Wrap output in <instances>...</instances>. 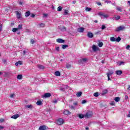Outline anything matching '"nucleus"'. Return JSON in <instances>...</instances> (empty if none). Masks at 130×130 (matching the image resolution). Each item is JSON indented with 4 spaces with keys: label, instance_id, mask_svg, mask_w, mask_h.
Returning <instances> with one entry per match:
<instances>
[{
    "label": "nucleus",
    "instance_id": "obj_43",
    "mask_svg": "<svg viewBox=\"0 0 130 130\" xmlns=\"http://www.w3.org/2000/svg\"><path fill=\"white\" fill-rule=\"evenodd\" d=\"M3 31V24L1 23L0 24V31L2 32Z\"/></svg>",
    "mask_w": 130,
    "mask_h": 130
},
{
    "label": "nucleus",
    "instance_id": "obj_50",
    "mask_svg": "<svg viewBox=\"0 0 130 130\" xmlns=\"http://www.w3.org/2000/svg\"><path fill=\"white\" fill-rule=\"evenodd\" d=\"M10 98H14L15 97V94H12L10 95Z\"/></svg>",
    "mask_w": 130,
    "mask_h": 130
},
{
    "label": "nucleus",
    "instance_id": "obj_22",
    "mask_svg": "<svg viewBox=\"0 0 130 130\" xmlns=\"http://www.w3.org/2000/svg\"><path fill=\"white\" fill-rule=\"evenodd\" d=\"M113 71H109V73L107 74V77H109L110 76H111V75H113Z\"/></svg>",
    "mask_w": 130,
    "mask_h": 130
},
{
    "label": "nucleus",
    "instance_id": "obj_11",
    "mask_svg": "<svg viewBox=\"0 0 130 130\" xmlns=\"http://www.w3.org/2000/svg\"><path fill=\"white\" fill-rule=\"evenodd\" d=\"M112 19L114 20L115 21H118L119 19H120V16H114L113 17Z\"/></svg>",
    "mask_w": 130,
    "mask_h": 130
},
{
    "label": "nucleus",
    "instance_id": "obj_61",
    "mask_svg": "<svg viewBox=\"0 0 130 130\" xmlns=\"http://www.w3.org/2000/svg\"><path fill=\"white\" fill-rule=\"evenodd\" d=\"M53 103H57V100H55L53 101Z\"/></svg>",
    "mask_w": 130,
    "mask_h": 130
},
{
    "label": "nucleus",
    "instance_id": "obj_62",
    "mask_svg": "<svg viewBox=\"0 0 130 130\" xmlns=\"http://www.w3.org/2000/svg\"><path fill=\"white\" fill-rule=\"evenodd\" d=\"M126 49H128L130 48V46L129 45H128L126 47Z\"/></svg>",
    "mask_w": 130,
    "mask_h": 130
},
{
    "label": "nucleus",
    "instance_id": "obj_9",
    "mask_svg": "<svg viewBox=\"0 0 130 130\" xmlns=\"http://www.w3.org/2000/svg\"><path fill=\"white\" fill-rule=\"evenodd\" d=\"M58 29L60 30V31H62V32H64L67 31V28L65 26H58Z\"/></svg>",
    "mask_w": 130,
    "mask_h": 130
},
{
    "label": "nucleus",
    "instance_id": "obj_18",
    "mask_svg": "<svg viewBox=\"0 0 130 130\" xmlns=\"http://www.w3.org/2000/svg\"><path fill=\"white\" fill-rule=\"evenodd\" d=\"M110 40L112 42H115V41H116V39L114 38V37H112L110 38Z\"/></svg>",
    "mask_w": 130,
    "mask_h": 130
},
{
    "label": "nucleus",
    "instance_id": "obj_15",
    "mask_svg": "<svg viewBox=\"0 0 130 130\" xmlns=\"http://www.w3.org/2000/svg\"><path fill=\"white\" fill-rule=\"evenodd\" d=\"M56 42H58V43H64V40L62 39H57Z\"/></svg>",
    "mask_w": 130,
    "mask_h": 130
},
{
    "label": "nucleus",
    "instance_id": "obj_2",
    "mask_svg": "<svg viewBox=\"0 0 130 130\" xmlns=\"http://www.w3.org/2000/svg\"><path fill=\"white\" fill-rule=\"evenodd\" d=\"M124 29H125L124 25H122L116 28L115 31L116 32H119V31H122V30H124Z\"/></svg>",
    "mask_w": 130,
    "mask_h": 130
},
{
    "label": "nucleus",
    "instance_id": "obj_64",
    "mask_svg": "<svg viewBox=\"0 0 130 130\" xmlns=\"http://www.w3.org/2000/svg\"><path fill=\"white\" fill-rule=\"evenodd\" d=\"M127 90H128V91H130V85H129L128 86V88H127Z\"/></svg>",
    "mask_w": 130,
    "mask_h": 130
},
{
    "label": "nucleus",
    "instance_id": "obj_60",
    "mask_svg": "<svg viewBox=\"0 0 130 130\" xmlns=\"http://www.w3.org/2000/svg\"><path fill=\"white\" fill-rule=\"evenodd\" d=\"M96 4H97L98 6H101V3H100V2H97V3H96Z\"/></svg>",
    "mask_w": 130,
    "mask_h": 130
},
{
    "label": "nucleus",
    "instance_id": "obj_31",
    "mask_svg": "<svg viewBox=\"0 0 130 130\" xmlns=\"http://www.w3.org/2000/svg\"><path fill=\"white\" fill-rule=\"evenodd\" d=\"M36 104L37 105H40H40H41L42 104V101H38L37 102Z\"/></svg>",
    "mask_w": 130,
    "mask_h": 130
},
{
    "label": "nucleus",
    "instance_id": "obj_33",
    "mask_svg": "<svg viewBox=\"0 0 130 130\" xmlns=\"http://www.w3.org/2000/svg\"><path fill=\"white\" fill-rule=\"evenodd\" d=\"M98 45L99 47H102L103 46V43L102 42H99Z\"/></svg>",
    "mask_w": 130,
    "mask_h": 130
},
{
    "label": "nucleus",
    "instance_id": "obj_32",
    "mask_svg": "<svg viewBox=\"0 0 130 130\" xmlns=\"http://www.w3.org/2000/svg\"><path fill=\"white\" fill-rule=\"evenodd\" d=\"M68 14H69V10H64V13H63V15L64 16H67V15H68Z\"/></svg>",
    "mask_w": 130,
    "mask_h": 130
},
{
    "label": "nucleus",
    "instance_id": "obj_39",
    "mask_svg": "<svg viewBox=\"0 0 130 130\" xmlns=\"http://www.w3.org/2000/svg\"><path fill=\"white\" fill-rule=\"evenodd\" d=\"M93 96H94V97H98V96H99V92H95L93 94Z\"/></svg>",
    "mask_w": 130,
    "mask_h": 130
},
{
    "label": "nucleus",
    "instance_id": "obj_54",
    "mask_svg": "<svg viewBox=\"0 0 130 130\" xmlns=\"http://www.w3.org/2000/svg\"><path fill=\"white\" fill-rule=\"evenodd\" d=\"M55 50L57 51H59V47H57L55 48Z\"/></svg>",
    "mask_w": 130,
    "mask_h": 130
},
{
    "label": "nucleus",
    "instance_id": "obj_58",
    "mask_svg": "<svg viewBox=\"0 0 130 130\" xmlns=\"http://www.w3.org/2000/svg\"><path fill=\"white\" fill-rule=\"evenodd\" d=\"M31 18H35V14H32L31 15Z\"/></svg>",
    "mask_w": 130,
    "mask_h": 130
},
{
    "label": "nucleus",
    "instance_id": "obj_1",
    "mask_svg": "<svg viewBox=\"0 0 130 130\" xmlns=\"http://www.w3.org/2000/svg\"><path fill=\"white\" fill-rule=\"evenodd\" d=\"M55 123L58 125H61L63 123H64V121L62 118H59L56 120Z\"/></svg>",
    "mask_w": 130,
    "mask_h": 130
},
{
    "label": "nucleus",
    "instance_id": "obj_45",
    "mask_svg": "<svg viewBox=\"0 0 130 130\" xmlns=\"http://www.w3.org/2000/svg\"><path fill=\"white\" fill-rule=\"evenodd\" d=\"M117 11H119V12H122V10H121V8L120 7H117Z\"/></svg>",
    "mask_w": 130,
    "mask_h": 130
},
{
    "label": "nucleus",
    "instance_id": "obj_8",
    "mask_svg": "<svg viewBox=\"0 0 130 130\" xmlns=\"http://www.w3.org/2000/svg\"><path fill=\"white\" fill-rule=\"evenodd\" d=\"M99 16H102L103 18H108L109 16L107 14H104L102 12L99 13Z\"/></svg>",
    "mask_w": 130,
    "mask_h": 130
},
{
    "label": "nucleus",
    "instance_id": "obj_38",
    "mask_svg": "<svg viewBox=\"0 0 130 130\" xmlns=\"http://www.w3.org/2000/svg\"><path fill=\"white\" fill-rule=\"evenodd\" d=\"M5 14H7L8 12H9V8H5Z\"/></svg>",
    "mask_w": 130,
    "mask_h": 130
},
{
    "label": "nucleus",
    "instance_id": "obj_63",
    "mask_svg": "<svg viewBox=\"0 0 130 130\" xmlns=\"http://www.w3.org/2000/svg\"><path fill=\"white\" fill-rule=\"evenodd\" d=\"M43 17H47V14H43Z\"/></svg>",
    "mask_w": 130,
    "mask_h": 130
},
{
    "label": "nucleus",
    "instance_id": "obj_16",
    "mask_svg": "<svg viewBox=\"0 0 130 130\" xmlns=\"http://www.w3.org/2000/svg\"><path fill=\"white\" fill-rule=\"evenodd\" d=\"M20 117V115L19 114H15L14 115L12 116L11 118H13L14 119H17L18 117Z\"/></svg>",
    "mask_w": 130,
    "mask_h": 130
},
{
    "label": "nucleus",
    "instance_id": "obj_12",
    "mask_svg": "<svg viewBox=\"0 0 130 130\" xmlns=\"http://www.w3.org/2000/svg\"><path fill=\"white\" fill-rule=\"evenodd\" d=\"M87 37L88 38H93L94 37V35H93V33L92 32H88Z\"/></svg>",
    "mask_w": 130,
    "mask_h": 130
},
{
    "label": "nucleus",
    "instance_id": "obj_21",
    "mask_svg": "<svg viewBox=\"0 0 130 130\" xmlns=\"http://www.w3.org/2000/svg\"><path fill=\"white\" fill-rule=\"evenodd\" d=\"M116 75H118V76H119V75H121L122 74V71L121 70H117L116 71Z\"/></svg>",
    "mask_w": 130,
    "mask_h": 130
},
{
    "label": "nucleus",
    "instance_id": "obj_51",
    "mask_svg": "<svg viewBox=\"0 0 130 130\" xmlns=\"http://www.w3.org/2000/svg\"><path fill=\"white\" fill-rule=\"evenodd\" d=\"M40 27H44V23H40Z\"/></svg>",
    "mask_w": 130,
    "mask_h": 130
},
{
    "label": "nucleus",
    "instance_id": "obj_37",
    "mask_svg": "<svg viewBox=\"0 0 130 130\" xmlns=\"http://www.w3.org/2000/svg\"><path fill=\"white\" fill-rule=\"evenodd\" d=\"M120 40H121V38H120V37H118V38H117V39H116V41L117 42H119Z\"/></svg>",
    "mask_w": 130,
    "mask_h": 130
},
{
    "label": "nucleus",
    "instance_id": "obj_42",
    "mask_svg": "<svg viewBox=\"0 0 130 130\" xmlns=\"http://www.w3.org/2000/svg\"><path fill=\"white\" fill-rule=\"evenodd\" d=\"M30 43H31V44H34V43H35V40L33 39H31Z\"/></svg>",
    "mask_w": 130,
    "mask_h": 130
},
{
    "label": "nucleus",
    "instance_id": "obj_7",
    "mask_svg": "<svg viewBox=\"0 0 130 130\" xmlns=\"http://www.w3.org/2000/svg\"><path fill=\"white\" fill-rule=\"evenodd\" d=\"M15 13L16 14L17 19H21V18H22V13L21 12L16 11Z\"/></svg>",
    "mask_w": 130,
    "mask_h": 130
},
{
    "label": "nucleus",
    "instance_id": "obj_27",
    "mask_svg": "<svg viewBox=\"0 0 130 130\" xmlns=\"http://www.w3.org/2000/svg\"><path fill=\"white\" fill-rule=\"evenodd\" d=\"M69 47V45H62V49H66V48H68Z\"/></svg>",
    "mask_w": 130,
    "mask_h": 130
},
{
    "label": "nucleus",
    "instance_id": "obj_40",
    "mask_svg": "<svg viewBox=\"0 0 130 130\" xmlns=\"http://www.w3.org/2000/svg\"><path fill=\"white\" fill-rule=\"evenodd\" d=\"M72 66H71L70 64H69V63H67L66 64V68L67 69H70V68Z\"/></svg>",
    "mask_w": 130,
    "mask_h": 130
},
{
    "label": "nucleus",
    "instance_id": "obj_3",
    "mask_svg": "<svg viewBox=\"0 0 130 130\" xmlns=\"http://www.w3.org/2000/svg\"><path fill=\"white\" fill-rule=\"evenodd\" d=\"M41 98H49L51 97V93L49 92H46L44 93L43 95H41Z\"/></svg>",
    "mask_w": 130,
    "mask_h": 130
},
{
    "label": "nucleus",
    "instance_id": "obj_14",
    "mask_svg": "<svg viewBox=\"0 0 130 130\" xmlns=\"http://www.w3.org/2000/svg\"><path fill=\"white\" fill-rule=\"evenodd\" d=\"M39 130H46V126L45 125L40 126L39 128Z\"/></svg>",
    "mask_w": 130,
    "mask_h": 130
},
{
    "label": "nucleus",
    "instance_id": "obj_20",
    "mask_svg": "<svg viewBox=\"0 0 130 130\" xmlns=\"http://www.w3.org/2000/svg\"><path fill=\"white\" fill-rule=\"evenodd\" d=\"M54 75L56 76V77L60 76V72L59 71L55 72Z\"/></svg>",
    "mask_w": 130,
    "mask_h": 130
},
{
    "label": "nucleus",
    "instance_id": "obj_52",
    "mask_svg": "<svg viewBox=\"0 0 130 130\" xmlns=\"http://www.w3.org/2000/svg\"><path fill=\"white\" fill-rule=\"evenodd\" d=\"M18 4H19V5H20V6H23V2L20 1V2H18Z\"/></svg>",
    "mask_w": 130,
    "mask_h": 130
},
{
    "label": "nucleus",
    "instance_id": "obj_53",
    "mask_svg": "<svg viewBox=\"0 0 130 130\" xmlns=\"http://www.w3.org/2000/svg\"><path fill=\"white\" fill-rule=\"evenodd\" d=\"M105 3H107V4H111V1H108V0H106V1H105Z\"/></svg>",
    "mask_w": 130,
    "mask_h": 130
},
{
    "label": "nucleus",
    "instance_id": "obj_41",
    "mask_svg": "<svg viewBox=\"0 0 130 130\" xmlns=\"http://www.w3.org/2000/svg\"><path fill=\"white\" fill-rule=\"evenodd\" d=\"M110 105H111L112 106H113L115 105V103L114 102V101H112L110 103Z\"/></svg>",
    "mask_w": 130,
    "mask_h": 130
},
{
    "label": "nucleus",
    "instance_id": "obj_46",
    "mask_svg": "<svg viewBox=\"0 0 130 130\" xmlns=\"http://www.w3.org/2000/svg\"><path fill=\"white\" fill-rule=\"evenodd\" d=\"M121 64L124 65V62L120 61L119 62V66H121Z\"/></svg>",
    "mask_w": 130,
    "mask_h": 130
},
{
    "label": "nucleus",
    "instance_id": "obj_25",
    "mask_svg": "<svg viewBox=\"0 0 130 130\" xmlns=\"http://www.w3.org/2000/svg\"><path fill=\"white\" fill-rule=\"evenodd\" d=\"M38 68L40 69V70H44V66H42V65H38Z\"/></svg>",
    "mask_w": 130,
    "mask_h": 130
},
{
    "label": "nucleus",
    "instance_id": "obj_34",
    "mask_svg": "<svg viewBox=\"0 0 130 130\" xmlns=\"http://www.w3.org/2000/svg\"><path fill=\"white\" fill-rule=\"evenodd\" d=\"M61 10H62V7H61V6H59L57 8L58 12H61Z\"/></svg>",
    "mask_w": 130,
    "mask_h": 130
},
{
    "label": "nucleus",
    "instance_id": "obj_47",
    "mask_svg": "<svg viewBox=\"0 0 130 130\" xmlns=\"http://www.w3.org/2000/svg\"><path fill=\"white\" fill-rule=\"evenodd\" d=\"M70 108H71V109L75 110L76 107H74L73 106H70Z\"/></svg>",
    "mask_w": 130,
    "mask_h": 130
},
{
    "label": "nucleus",
    "instance_id": "obj_29",
    "mask_svg": "<svg viewBox=\"0 0 130 130\" xmlns=\"http://www.w3.org/2000/svg\"><path fill=\"white\" fill-rule=\"evenodd\" d=\"M76 96H77V97H81V96H82V92H78L76 94Z\"/></svg>",
    "mask_w": 130,
    "mask_h": 130
},
{
    "label": "nucleus",
    "instance_id": "obj_36",
    "mask_svg": "<svg viewBox=\"0 0 130 130\" xmlns=\"http://www.w3.org/2000/svg\"><path fill=\"white\" fill-rule=\"evenodd\" d=\"M18 30H19L18 28H13L12 29V31L14 32H17V31H18Z\"/></svg>",
    "mask_w": 130,
    "mask_h": 130
},
{
    "label": "nucleus",
    "instance_id": "obj_19",
    "mask_svg": "<svg viewBox=\"0 0 130 130\" xmlns=\"http://www.w3.org/2000/svg\"><path fill=\"white\" fill-rule=\"evenodd\" d=\"M108 92V90L107 89L104 90L102 92V95L104 96V95H105V94H107Z\"/></svg>",
    "mask_w": 130,
    "mask_h": 130
},
{
    "label": "nucleus",
    "instance_id": "obj_48",
    "mask_svg": "<svg viewBox=\"0 0 130 130\" xmlns=\"http://www.w3.org/2000/svg\"><path fill=\"white\" fill-rule=\"evenodd\" d=\"M85 103H87V101L83 100L82 102V104H85Z\"/></svg>",
    "mask_w": 130,
    "mask_h": 130
},
{
    "label": "nucleus",
    "instance_id": "obj_35",
    "mask_svg": "<svg viewBox=\"0 0 130 130\" xmlns=\"http://www.w3.org/2000/svg\"><path fill=\"white\" fill-rule=\"evenodd\" d=\"M22 28H23V27L22 26V24L18 25V27L17 28V29H18V30H22Z\"/></svg>",
    "mask_w": 130,
    "mask_h": 130
},
{
    "label": "nucleus",
    "instance_id": "obj_30",
    "mask_svg": "<svg viewBox=\"0 0 130 130\" xmlns=\"http://www.w3.org/2000/svg\"><path fill=\"white\" fill-rule=\"evenodd\" d=\"M22 78H23V76H22V75H18L17 76L18 80H22Z\"/></svg>",
    "mask_w": 130,
    "mask_h": 130
},
{
    "label": "nucleus",
    "instance_id": "obj_26",
    "mask_svg": "<svg viewBox=\"0 0 130 130\" xmlns=\"http://www.w3.org/2000/svg\"><path fill=\"white\" fill-rule=\"evenodd\" d=\"M85 11H86V12H90V11H92V8H90L88 7H86Z\"/></svg>",
    "mask_w": 130,
    "mask_h": 130
},
{
    "label": "nucleus",
    "instance_id": "obj_23",
    "mask_svg": "<svg viewBox=\"0 0 130 130\" xmlns=\"http://www.w3.org/2000/svg\"><path fill=\"white\" fill-rule=\"evenodd\" d=\"M78 117L82 119V118H84V117H85V115L83 114H78Z\"/></svg>",
    "mask_w": 130,
    "mask_h": 130
},
{
    "label": "nucleus",
    "instance_id": "obj_10",
    "mask_svg": "<svg viewBox=\"0 0 130 130\" xmlns=\"http://www.w3.org/2000/svg\"><path fill=\"white\" fill-rule=\"evenodd\" d=\"M78 32L80 33H83L84 31H85V28L84 27H79L77 29Z\"/></svg>",
    "mask_w": 130,
    "mask_h": 130
},
{
    "label": "nucleus",
    "instance_id": "obj_24",
    "mask_svg": "<svg viewBox=\"0 0 130 130\" xmlns=\"http://www.w3.org/2000/svg\"><path fill=\"white\" fill-rule=\"evenodd\" d=\"M114 100L116 102H119L120 101V98L119 97H115L114 98Z\"/></svg>",
    "mask_w": 130,
    "mask_h": 130
},
{
    "label": "nucleus",
    "instance_id": "obj_55",
    "mask_svg": "<svg viewBox=\"0 0 130 130\" xmlns=\"http://www.w3.org/2000/svg\"><path fill=\"white\" fill-rule=\"evenodd\" d=\"M5 121L4 119H0V122H4Z\"/></svg>",
    "mask_w": 130,
    "mask_h": 130
},
{
    "label": "nucleus",
    "instance_id": "obj_28",
    "mask_svg": "<svg viewBox=\"0 0 130 130\" xmlns=\"http://www.w3.org/2000/svg\"><path fill=\"white\" fill-rule=\"evenodd\" d=\"M30 11H27V12H26L25 13V17H29V16H30Z\"/></svg>",
    "mask_w": 130,
    "mask_h": 130
},
{
    "label": "nucleus",
    "instance_id": "obj_59",
    "mask_svg": "<svg viewBox=\"0 0 130 130\" xmlns=\"http://www.w3.org/2000/svg\"><path fill=\"white\" fill-rule=\"evenodd\" d=\"M60 90H61V91H62L63 92H64L65 89H64V88H60Z\"/></svg>",
    "mask_w": 130,
    "mask_h": 130
},
{
    "label": "nucleus",
    "instance_id": "obj_44",
    "mask_svg": "<svg viewBox=\"0 0 130 130\" xmlns=\"http://www.w3.org/2000/svg\"><path fill=\"white\" fill-rule=\"evenodd\" d=\"M102 30H104V29H106V26L104 25H103L101 27Z\"/></svg>",
    "mask_w": 130,
    "mask_h": 130
},
{
    "label": "nucleus",
    "instance_id": "obj_13",
    "mask_svg": "<svg viewBox=\"0 0 130 130\" xmlns=\"http://www.w3.org/2000/svg\"><path fill=\"white\" fill-rule=\"evenodd\" d=\"M63 114H64V115H68L71 114V112L70 111L66 110L63 111Z\"/></svg>",
    "mask_w": 130,
    "mask_h": 130
},
{
    "label": "nucleus",
    "instance_id": "obj_17",
    "mask_svg": "<svg viewBox=\"0 0 130 130\" xmlns=\"http://www.w3.org/2000/svg\"><path fill=\"white\" fill-rule=\"evenodd\" d=\"M25 108H29V109H32L33 108V106H32V105H25Z\"/></svg>",
    "mask_w": 130,
    "mask_h": 130
},
{
    "label": "nucleus",
    "instance_id": "obj_56",
    "mask_svg": "<svg viewBox=\"0 0 130 130\" xmlns=\"http://www.w3.org/2000/svg\"><path fill=\"white\" fill-rule=\"evenodd\" d=\"M17 62H18V64H22L23 63L22 61H18Z\"/></svg>",
    "mask_w": 130,
    "mask_h": 130
},
{
    "label": "nucleus",
    "instance_id": "obj_6",
    "mask_svg": "<svg viewBox=\"0 0 130 130\" xmlns=\"http://www.w3.org/2000/svg\"><path fill=\"white\" fill-rule=\"evenodd\" d=\"M92 48L94 52H96V51H98V50H99V47H98V46H96L95 45H92Z\"/></svg>",
    "mask_w": 130,
    "mask_h": 130
},
{
    "label": "nucleus",
    "instance_id": "obj_49",
    "mask_svg": "<svg viewBox=\"0 0 130 130\" xmlns=\"http://www.w3.org/2000/svg\"><path fill=\"white\" fill-rule=\"evenodd\" d=\"M26 33H31V31L29 29H26L25 30Z\"/></svg>",
    "mask_w": 130,
    "mask_h": 130
},
{
    "label": "nucleus",
    "instance_id": "obj_57",
    "mask_svg": "<svg viewBox=\"0 0 130 130\" xmlns=\"http://www.w3.org/2000/svg\"><path fill=\"white\" fill-rule=\"evenodd\" d=\"M4 128H5V127L2 125H0V130L4 129Z\"/></svg>",
    "mask_w": 130,
    "mask_h": 130
},
{
    "label": "nucleus",
    "instance_id": "obj_5",
    "mask_svg": "<svg viewBox=\"0 0 130 130\" xmlns=\"http://www.w3.org/2000/svg\"><path fill=\"white\" fill-rule=\"evenodd\" d=\"M93 115V113L91 112H88L85 114V117L86 118H90Z\"/></svg>",
    "mask_w": 130,
    "mask_h": 130
},
{
    "label": "nucleus",
    "instance_id": "obj_4",
    "mask_svg": "<svg viewBox=\"0 0 130 130\" xmlns=\"http://www.w3.org/2000/svg\"><path fill=\"white\" fill-rule=\"evenodd\" d=\"M88 60V58H83L80 59L79 61L78 62L80 64H82L83 63V62H87Z\"/></svg>",
    "mask_w": 130,
    "mask_h": 130
}]
</instances>
